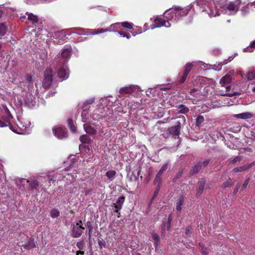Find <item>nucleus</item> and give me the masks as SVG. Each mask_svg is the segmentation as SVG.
<instances>
[{
	"instance_id": "nucleus-1",
	"label": "nucleus",
	"mask_w": 255,
	"mask_h": 255,
	"mask_svg": "<svg viewBox=\"0 0 255 255\" xmlns=\"http://www.w3.org/2000/svg\"><path fill=\"white\" fill-rule=\"evenodd\" d=\"M240 0L226 4L224 0H197L196 4L207 12L210 17L219 15L220 12L228 15H234L239 8Z\"/></svg>"
},
{
	"instance_id": "nucleus-2",
	"label": "nucleus",
	"mask_w": 255,
	"mask_h": 255,
	"mask_svg": "<svg viewBox=\"0 0 255 255\" xmlns=\"http://www.w3.org/2000/svg\"><path fill=\"white\" fill-rule=\"evenodd\" d=\"M71 228V235L74 238L80 237L84 230V227H83V223L81 220H79L75 224L72 225Z\"/></svg>"
},
{
	"instance_id": "nucleus-3",
	"label": "nucleus",
	"mask_w": 255,
	"mask_h": 255,
	"mask_svg": "<svg viewBox=\"0 0 255 255\" xmlns=\"http://www.w3.org/2000/svg\"><path fill=\"white\" fill-rule=\"evenodd\" d=\"M192 7V5H189L184 8H182L180 7H174L175 12L174 13H172V14H174L175 16L174 21L176 22L181 16L186 15L191 9Z\"/></svg>"
},
{
	"instance_id": "nucleus-4",
	"label": "nucleus",
	"mask_w": 255,
	"mask_h": 255,
	"mask_svg": "<svg viewBox=\"0 0 255 255\" xmlns=\"http://www.w3.org/2000/svg\"><path fill=\"white\" fill-rule=\"evenodd\" d=\"M29 127V125L28 126L24 125L21 121L18 120V122L16 123V126L13 127L11 126L10 128L15 133L19 134H24L27 132Z\"/></svg>"
},
{
	"instance_id": "nucleus-5",
	"label": "nucleus",
	"mask_w": 255,
	"mask_h": 255,
	"mask_svg": "<svg viewBox=\"0 0 255 255\" xmlns=\"http://www.w3.org/2000/svg\"><path fill=\"white\" fill-rule=\"evenodd\" d=\"M51 73V71L49 69L45 71L44 78L42 82L43 87L45 88H49L52 83L53 78Z\"/></svg>"
},
{
	"instance_id": "nucleus-6",
	"label": "nucleus",
	"mask_w": 255,
	"mask_h": 255,
	"mask_svg": "<svg viewBox=\"0 0 255 255\" xmlns=\"http://www.w3.org/2000/svg\"><path fill=\"white\" fill-rule=\"evenodd\" d=\"M53 132L59 139H63L67 137V132L65 128L62 127H56L53 128Z\"/></svg>"
},
{
	"instance_id": "nucleus-7",
	"label": "nucleus",
	"mask_w": 255,
	"mask_h": 255,
	"mask_svg": "<svg viewBox=\"0 0 255 255\" xmlns=\"http://www.w3.org/2000/svg\"><path fill=\"white\" fill-rule=\"evenodd\" d=\"M67 35H69L67 32V30L63 29L60 31H55L50 37H53L54 39L58 40L57 42H62L64 41V38Z\"/></svg>"
},
{
	"instance_id": "nucleus-8",
	"label": "nucleus",
	"mask_w": 255,
	"mask_h": 255,
	"mask_svg": "<svg viewBox=\"0 0 255 255\" xmlns=\"http://www.w3.org/2000/svg\"><path fill=\"white\" fill-rule=\"evenodd\" d=\"M240 73L243 77L245 76L248 81H251L255 80V67L249 68L246 74H243L241 71L240 72Z\"/></svg>"
},
{
	"instance_id": "nucleus-9",
	"label": "nucleus",
	"mask_w": 255,
	"mask_h": 255,
	"mask_svg": "<svg viewBox=\"0 0 255 255\" xmlns=\"http://www.w3.org/2000/svg\"><path fill=\"white\" fill-rule=\"evenodd\" d=\"M12 119L13 117L12 116H2L1 118H0V127H11Z\"/></svg>"
},
{
	"instance_id": "nucleus-10",
	"label": "nucleus",
	"mask_w": 255,
	"mask_h": 255,
	"mask_svg": "<svg viewBox=\"0 0 255 255\" xmlns=\"http://www.w3.org/2000/svg\"><path fill=\"white\" fill-rule=\"evenodd\" d=\"M117 24H118V23L112 24L110 25V27L109 28H98V29H95L93 30L94 32L91 33V34L93 35L95 34H98L100 33H102L106 32H117V31L115 30V29L116 28V25Z\"/></svg>"
},
{
	"instance_id": "nucleus-11",
	"label": "nucleus",
	"mask_w": 255,
	"mask_h": 255,
	"mask_svg": "<svg viewBox=\"0 0 255 255\" xmlns=\"http://www.w3.org/2000/svg\"><path fill=\"white\" fill-rule=\"evenodd\" d=\"M125 198L123 196L120 197L116 203H114L115 211L117 213H119V211L122 209L123 205L125 202Z\"/></svg>"
},
{
	"instance_id": "nucleus-12",
	"label": "nucleus",
	"mask_w": 255,
	"mask_h": 255,
	"mask_svg": "<svg viewBox=\"0 0 255 255\" xmlns=\"http://www.w3.org/2000/svg\"><path fill=\"white\" fill-rule=\"evenodd\" d=\"M72 53V48L70 47L63 49L61 51V56L64 59V61H67L70 58Z\"/></svg>"
},
{
	"instance_id": "nucleus-13",
	"label": "nucleus",
	"mask_w": 255,
	"mask_h": 255,
	"mask_svg": "<svg viewBox=\"0 0 255 255\" xmlns=\"http://www.w3.org/2000/svg\"><path fill=\"white\" fill-rule=\"evenodd\" d=\"M154 23L158 25H160V27L162 26L170 27L171 26V24L169 21H166V20L163 18H156L154 20Z\"/></svg>"
},
{
	"instance_id": "nucleus-14",
	"label": "nucleus",
	"mask_w": 255,
	"mask_h": 255,
	"mask_svg": "<svg viewBox=\"0 0 255 255\" xmlns=\"http://www.w3.org/2000/svg\"><path fill=\"white\" fill-rule=\"evenodd\" d=\"M253 117V114L250 112H244L238 114H234L233 117L237 119L246 120L251 119Z\"/></svg>"
},
{
	"instance_id": "nucleus-15",
	"label": "nucleus",
	"mask_w": 255,
	"mask_h": 255,
	"mask_svg": "<svg viewBox=\"0 0 255 255\" xmlns=\"http://www.w3.org/2000/svg\"><path fill=\"white\" fill-rule=\"evenodd\" d=\"M180 128L181 123L180 122H178L176 126H173L169 128V132L173 135L178 136L180 134Z\"/></svg>"
},
{
	"instance_id": "nucleus-16",
	"label": "nucleus",
	"mask_w": 255,
	"mask_h": 255,
	"mask_svg": "<svg viewBox=\"0 0 255 255\" xmlns=\"http://www.w3.org/2000/svg\"><path fill=\"white\" fill-rule=\"evenodd\" d=\"M206 180L204 179H200L197 184L198 189L196 193V196H199L203 193Z\"/></svg>"
},
{
	"instance_id": "nucleus-17",
	"label": "nucleus",
	"mask_w": 255,
	"mask_h": 255,
	"mask_svg": "<svg viewBox=\"0 0 255 255\" xmlns=\"http://www.w3.org/2000/svg\"><path fill=\"white\" fill-rule=\"evenodd\" d=\"M232 76L230 74H226L220 79V84L222 87H224L230 84L232 82Z\"/></svg>"
},
{
	"instance_id": "nucleus-18",
	"label": "nucleus",
	"mask_w": 255,
	"mask_h": 255,
	"mask_svg": "<svg viewBox=\"0 0 255 255\" xmlns=\"http://www.w3.org/2000/svg\"><path fill=\"white\" fill-rule=\"evenodd\" d=\"M77 30L76 32H72V33H76L79 35H89L91 34V33L94 32V29H83L82 28H74ZM92 35H93L92 34Z\"/></svg>"
},
{
	"instance_id": "nucleus-19",
	"label": "nucleus",
	"mask_w": 255,
	"mask_h": 255,
	"mask_svg": "<svg viewBox=\"0 0 255 255\" xmlns=\"http://www.w3.org/2000/svg\"><path fill=\"white\" fill-rule=\"evenodd\" d=\"M255 165V162H253L251 164L247 165H244L240 167H235L233 169V171L234 172H239L244 171H246L251 168L252 166Z\"/></svg>"
},
{
	"instance_id": "nucleus-20",
	"label": "nucleus",
	"mask_w": 255,
	"mask_h": 255,
	"mask_svg": "<svg viewBox=\"0 0 255 255\" xmlns=\"http://www.w3.org/2000/svg\"><path fill=\"white\" fill-rule=\"evenodd\" d=\"M135 89L136 87L135 86H130L121 88L120 92L121 94H129L132 93Z\"/></svg>"
},
{
	"instance_id": "nucleus-21",
	"label": "nucleus",
	"mask_w": 255,
	"mask_h": 255,
	"mask_svg": "<svg viewBox=\"0 0 255 255\" xmlns=\"http://www.w3.org/2000/svg\"><path fill=\"white\" fill-rule=\"evenodd\" d=\"M175 10H174V7L172 8H170L167 10L164 13V15L166 18L167 20L168 21L169 20H174L175 16L174 14H173L172 13H174Z\"/></svg>"
},
{
	"instance_id": "nucleus-22",
	"label": "nucleus",
	"mask_w": 255,
	"mask_h": 255,
	"mask_svg": "<svg viewBox=\"0 0 255 255\" xmlns=\"http://www.w3.org/2000/svg\"><path fill=\"white\" fill-rule=\"evenodd\" d=\"M57 76L62 80L67 79L69 76V73L64 67L61 68L57 72Z\"/></svg>"
},
{
	"instance_id": "nucleus-23",
	"label": "nucleus",
	"mask_w": 255,
	"mask_h": 255,
	"mask_svg": "<svg viewBox=\"0 0 255 255\" xmlns=\"http://www.w3.org/2000/svg\"><path fill=\"white\" fill-rule=\"evenodd\" d=\"M91 118L94 121H99L100 119H110V118L109 117V115L106 116V115H100L99 114V111L96 110L94 112V113L93 114L92 117H91Z\"/></svg>"
},
{
	"instance_id": "nucleus-24",
	"label": "nucleus",
	"mask_w": 255,
	"mask_h": 255,
	"mask_svg": "<svg viewBox=\"0 0 255 255\" xmlns=\"http://www.w3.org/2000/svg\"><path fill=\"white\" fill-rule=\"evenodd\" d=\"M184 202V196L180 195L176 200V209L179 212H180L182 210V206L183 205Z\"/></svg>"
},
{
	"instance_id": "nucleus-25",
	"label": "nucleus",
	"mask_w": 255,
	"mask_h": 255,
	"mask_svg": "<svg viewBox=\"0 0 255 255\" xmlns=\"http://www.w3.org/2000/svg\"><path fill=\"white\" fill-rule=\"evenodd\" d=\"M84 128L86 131V132L87 133L94 135L95 134H97V130L96 129V128L92 127L91 125L85 126H84Z\"/></svg>"
},
{
	"instance_id": "nucleus-26",
	"label": "nucleus",
	"mask_w": 255,
	"mask_h": 255,
	"mask_svg": "<svg viewBox=\"0 0 255 255\" xmlns=\"http://www.w3.org/2000/svg\"><path fill=\"white\" fill-rule=\"evenodd\" d=\"M25 15L27 16V19L32 23H37L38 21V18L36 15L29 12H26Z\"/></svg>"
},
{
	"instance_id": "nucleus-27",
	"label": "nucleus",
	"mask_w": 255,
	"mask_h": 255,
	"mask_svg": "<svg viewBox=\"0 0 255 255\" xmlns=\"http://www.w3.org/2000/svg\"><path fill=\"white\" fill-rule=\"evenodd\" d=\"M116 171L114 170H111L108 171L106 173V176L107 177L108 179L110 181H113L116 176Z\"/></svg>"
},
{
	"instance_id": "nucleus-28",
	"label": "nucleus",
	"mask_w": 255,
	"mask_h": 255,
	"mask_svg": "<svg viewBox=\"0 0 255 255\" xmlns=\"http://www.w3.org/2000/svg\"><path fill=\"white\" fill-rule=\"evenodd\" d=\"M35 247L34 241L33 239L29 240L25 243L24 248L27 250H30Z\"/></svg>"
},
{
	"instance_id": "nucleus-29",
	"label": "nucleus",
	"mask_w": 255,
	"mask_h": 255,
	"mask_svg": "<svg viewBox=\"0 0 255 255\" xmlns=\"http://www.w3.org/2000/svg\"><path fill=\"white\" fill-rule=\"evenodd\" d=\"M178 108L179 109V113L181 114H186L189 112V109L185 105L181 104L177 106Z\"/></svg>"
},
{
	"instance_id": "nucleus-30",
	"label": "nucleus",
	"mask_w": 255,
	"mask_h": 255,
	"mask_svg": "<svg viewBox=\"0 0 255 255\" xmlns=\"http://www.w3.org/2000/svg\"><path fill=\"white\" fill-rule=\"evenodd\" d=\"M88 112L85 110H83L82 113V119L83 123H89L91 121L89 120V117H87Z\"/></svg>"
},
{
	"instance_id": "nucleus-31",
	"label": "nucleus",
	"mask_w": 255,
	"mask_h": 255,
	"mask_svg": "<svg viewBox=\"0 0 255 255\" xmlns=\"http://www.w3.org/2000/svg\"><path fill=\"white\" fill-rule=\"evenodd\" d=\"M25 102L29 107L34 106L36 103L35 101L33 100L32 96H30L29 98L27 97L25 100Z\"/></svg>"
},
{
	"instance_id": "nucleus-32",
	"label": "nucleus",
	"mask_w": 255,
	"mask_h": 255,
	"mask_svg": "<svg viewBox=\"0 0 255 255\" xmlns=\"http://www.w3.org/2000/svg\"><path fill=\"white\" fill-rule=\"evenodd\" d=\"M80 140L81 142L84 143H88L91 141L90 137L87 134H84L80 136Z\"/></svg>"
},
{
	"instance_id": "nucleus-33",
	"label": "nucleus",
	"mask_w": 255,
	"mask_h": 255,
	"mask_svg": "<svg viewBox=\"0 0 255 255\" xmlns=\"http://www.w3.org/2000/svg\"><path fill=\"white\" fill-rule=\"evenodd\" d=\"M50 214L51 218H55L60 215V212L58 209L54 208L51 210Z\"/></svg>"
},
{
	"instance_id": "nucleus-34",
	"label": "nucleus",
	"mask_w": 255,
	"mask_h": 255,
	"mask_svg": "<svg viewBox=\"0 0 255 255\" xmlns=\"http://www.w3.org/2000/svg\"><path fill=\"white\" fill-rule=\"evenodd\" d=\"M187 76L188 75L184 72H180L178 74L179 82L180 83H184L185 81Z\"/></svg>"
},
{
	"instance_id": "nucleus-35",
	"label": "nucleus",
	"mask_w": 255,
	"mask_h": 255,
	"mask_svg": "<svg viewBox=\"0 0 255 255\" xmlns=\"http://www.w3.org/2000/svg\"><path fill=\"white\" fill-rule=\"evenodd\" d=\"M7 31V26L4 23L0 24V36H3Z\"/></svg>"
},
{
	"instance_id": "nucleus-36",
	"label": "nucleus",
	"mask_w": 255,
	"mask_h": 255,
	"mask_svg": "<svg viewBox=\"0 0 255 255\" xmlns=\"http://www.w3.org/2000/svg\"><path fill=\"white\" fill-rule=\"evenodd\" d=\"M151 236L152 239L154 241L155 247L156 248L160 243L159 236L156 233L152 234Z\"/></svg>"
},
{
	"instance_id": "nucleus-37",
	"label": "nucleus",
	"mask_w": 255,
	"mask_h": 255,
	"mask_svg": "<svg viewBox=\"0 0 255 255\" xmlns=\"http://www.w3.org/2000/svg\"><path fill=\"white\" fill-rule=\"evenodd\" d=\"M68 125L72 132H76V128L74 126L72 119H69L68 120Z\"/></svg>"
},
{
	"instance_id": "nucleus-38",
	"label": "nucleus",
	"mask_w": 255,
	"mask_h": 255,
	"mask_svg": "<svg viewBox=\"0 0 255 255\" xmlns=\"http://www.w3.org/2000/svg\"><path fill=\"white\" fill-rule=\"evenodd\" d=\"M161 174H159V173L158 172L154 180V183L155 184H157L158 186H159V185L161 183Z\"/></svg>"
},
{
	"instance_id": "nucleus-39",
	"label": "nucleus",
	"mask_w": 255,
	"mask_h": 255,
	"mask_svg": "<svg viewBox=\"0 0 255 255\" xmlns=\"http://www.w3.org/2000/svg\"><path fill=\"white\" fill-rule=\"evenodd\" d=\"M202 166L201 163L198 162L197 164L195 165L191 170L193 174L198 173L201 169Z\"/></svg>"
},
{
	"instance_id": "nucleus-40",
	"label": "nucleus",
	"mask_w": 255,
	"mask_h": 255,
	"mask_svg": "<svg viewBox=\"0 0 255 255\" xmlns=\"http://www.w3.org/2000/svg\"><path fill=\"white\" fill-rule=\"evenodd\" d=\"M234 184V182L232 181V180L231 178H229V179L226 181L224 182L223 184L222 187L224 188H227V187H230L232 186Z\"/></svg>"
},
{
	"instance_id": "nucleus-41",
	"label": "nucleus",
	"mask_w": 255,
	"mask_h": 255,
	"mask_svg": "<svg viewBox=\"0 0 255 255\" xmlns=\"http://www.w3.org/2000/svg\"><path fill=\"white\" fill-rule=\"evenodd\" d=\"M39 186V182L37 180L31 181L29 184V186L31 190H37Z\"/></svg>"
},
{
	"instance_id": "nucleus-42",
	"label": "nucleus",
	"mask_w": 255,
	"mask_h": 255,
	"mask_svg": "<svg viewBox=\"0 0 255 255\" xmlns=\"http://www.w3.org/2000/svg\"><path fill=\"white\" fill-rule=\"evenodd\" d=\"M193 66V65L192 63H187L184 67V71L183 72L184 73L188 75V74L190 72Z\"/></svg>"
},
{
	"instance_id": "nucleus-43",
	"label": "nucleus",
	"mask_w": 255,
	"mask_h": 255,
	"mask_svg": "<svg viewBox=\"0 0 255 255\" xmlns=\"http://www.w3.org/2000/svg\"><path fill=\"white\" fill-rule=\"evenodd\" d=\"M255 48V40L251 43V45L244 49L245 52H252Z\"/></svg>"
},
{
	"instance_id": "nucleus-44",
	"label": "nucleus",
	"mask_w": 255,
	"mask_h": 255,
	"mask_svg": "<svg viewBox=\"0 0 255 255\" xmlns=\"http://www.w3.org/2000/svg\"><path fill=\"white\" fill-rule=\"evenodd\" d=\"M86 227H87L88 228V234L89 235V238H91V232L93 229V226L91 223L90 221H88L86 224Z\"/></svg>"
},
{
	"instance_id": "nucleus-45",
	"label": "nucleus",
	"mask_w": 255,
	"mask_h": 255,
	"mask_svg": "<svg viewBox=\"0 0 255 255\" xmlns=\"http://www.w3.org/2000/svg\"><path fill=\"white\" fill-rule=\"evenodd\" d=\"M96 129L97 130V134H99L100 135L105 133V130L99 125L96 126Z\"/></svg>"
},
{
	"instance_id": "nucleus-46",
	"label": "nucleus",
	"mask_w": 255,
	"mask_h": 255,
	"mask_svg": "<svg viewBox=\"0 0 255 255\" xmlns=\"http://www.w3.org/2000/svg\"><path fill=\"white\" fill-rule=\"evenodd\" d=\"M241 159H242V156H237L236 157H235L234 158L231 159L229 161V164H235L237 162L240 161L241 160Z\"/></svg>"
},
{
	"instance_id": "nucleus-47",
	"label": "nucleus",
	"mask_w": 255,
	"mask_h": 255,
	"mask_svg": "<svg viewBox=\"0 0 255 255\" xmlns=\"http://www.w3.org/2000/svg\"><path fill=\"white\" fill-rule=\"evenodd\" d=\"M121 24L123 27L127 28L129 29H131L132 28L133 24L132 23L126 21L122 22Z\"/></svg>"
},
{
	"instance_id": "nucleus-48",
	"label": "nucleus",
	"mask_w": 255,
	"mask_h": 255,
	"mask_svg": "<svg viewBox=\"0 0 255 255\" xmlns=\"http://www.w3.org/2000/svg\"><path fill=\"white\" fill-rule=\"evenodd\" d=\"M234 58V56L233 57V56H230L228 58V60H224L223 62H221V64H220V67L219 68V69H218V70H220L221 69V67L223 65H225L228 62H230Z\"/></svg>"
},
{
	"instance_id": "nucleus-49",
	"label": "nucleus",
	"mask_w": 255,
	"mask_h": 255,
	"mask_svg": "<svg viewBox=\"0 0 255 255\" xmlns=\"http://www.w3.org/2000/svg\"><path fill=\"white\" fill-rule=\"evenodd\" d=\"M182 176V172L181 171H178L173 179V181L176 182L178 179L181 178Z\"/></svg>"
},
{
	"instance_id": "nucleus-50",
	"label": "nucleus",
	"mask_w": 255,
	"mask_h": 255,
	"mask_svg": "<svg viewBox=\"0 0 255 255\" xmlns=\"http://www.w3.org/2000/svg\"><path fill=\"white\" fill-rule=\"evenodd\" d=\"M168 166V164L167 163H164L162 166L161 168L159 170V171L158 172L159 173V174H161L162 175L163 172L167 169Z\"/></svg>"
},
{
	"instance_id": "nucleus-51",
	"label": "nucleus",
	"mask_w": 255,
	"mask_h": 255,
	"mask_svg": "<svg viewBox=\"0 0 255 255\" xmlns=\"http://www.w3.org/2000/svg\"><path fill=\"white\" fill-rule=\"evenodd\" d=\"M77 247L80 250H83L85 247V243L83 241H81L77 243Z\"/></svg>"
},
{
	"instance_id": "nucleus-52",
	"label": "nucleus",
	"mask_w": 255,
	"mask_h": 255,
	"mask_svg": "<svg viewBox=\"0 0 255 255\" xmlns=\"http://www.w3.org/2000/svg\"><path fill=\"white\" fill-rule=\"evenodd\" d=\"M241 12L243 16H245L249 13V8L246 6L244 7L241 9Z\"/></svg>"
},
{
	"instance_id": "nucleus-53",
	"label": "nucleus",
	"mask_w": 255,
	"mask_h": 255,
	"mask_svg": "<svg viewBox=\"0 0 255 255\" xmlns=\"http://www.w3.org/2000/svg\"><path fill=\"white\" fill-rule=\"evenodd\" d=\"M239 94L238 92H234L233 93H221L220 95L223 96H228V97H233L234 96H236Z\"/></svg>"
},
{
	"instance_id": "nucleus-54",
	"label": "nucleus",
	"mask_w": 255,
	"mask_h": 255,
	"mask_svg": "<svg viewBox=\"0 0 255 255\" xmlns=\"http://www.w3.org/2000/svg\"><path fill=\"white\" fill-rule=\"evenodd\" d=\"M25 80L29 84L33 83V78L31 76L27 75L25 76Z\"/></svg>"
},
{
	"instance_id": "nucleus-55",
	"label": "nucleus",
	"mask_w": 255,
	"mask_h": 255,
	"mask_svg": "<svg viewBox=\"0 0 255 255\" xmlns=\"http://www.w3.org/2000/svg\"><path fill=\"white\" fill-rule=\"evenodd\" d=\"M204 121V119L203 116H198L196 119V123L198 126H199Z\"/></svg>"
},
{
	"instance_id": "nucleus-56",
	"label": "nucleus",
	"mask_w": 255,
	"mask_h": 255,
	"mask_svg": "<svg viewBox=\"0 0 255 255\" xmlns=\"http://www.w3.org/2000/svg\"><path fill=\"white\" fill-rule=\"evenodd\" d=\"M98 244L100 248H105L106 246V242L103 240H99L98 242Z\"/></svg>"
},
{
	"instance_id": "nucleus-57",
	"label": "nucleus",
	"mask_w": 255,
	"mask_h": 255,
	"mask_svg": "<svg viewBox=\"0 0 255 255\" xmlns=\"http://www.w3.org/2000/svg\"><path fill=\"white\" fill-rule=\"evenodd\" d=\"M250 179L249 178H248L245 180V181H244V183L242 187V188H241V189L242 190L245 189L247 188V187L250 182Z\"/></svg>"
},
{
	"instance_id": "nucleus-58",
	"label": "nucleus",
	"mask_w": 255,
	"mask_h": 255,
	"mask_svg": "<svg viewBox=\"0 0 255 255\" xmlns=\"http://www.w3.org/2000/svg\"><path fill=\"white\" fill-rule=\"evenodd\" d=\"M196 92H197V90L196 89L194 88V89H191L190 91V95H192L193 96L197 98V97H198V93H197Z\"/></svg>"
},
{
	"instance_id": "nucleus-59",
	"label": "nucleus",
	"mask_w": 255,
	"mask_h": 255,
	"mask_svg": "<svg viewBox=\"0 0 255 255\" xmlns=\"http://www.w3.org/2000/svg\"><path fill=\"white\" fill-rule=\"evenodd\" d=\"M94 102H95V98H92V99H89V100H87L86 101H85V102L84 104V107H86V106L87 105L92 104L94 103Z\"/></svg>"
},
{
	"instance_id": "nucleus-60",
	"label": "nucleus",
	"mask_w": 255,
	"mask_h": 255,
	"mask_svg": "<svg viewBox=\"0 0 255 255\" xmlns=\"http://www.w3.org/2000/svg\"><path fill=\"white\" fill-rule=\"evenodd\" d=\"M191 231H192V227L191 226H188L186 228V231H185L186 235H187V236H190L191 233Z\"/></svg>"
},
{
	"instance_id": "nucleus-61",
	"label": "nucleus",
	"mask_w": 255,
	"mask_h": 255,
	"mask_svg": "<svg viewBox=\"0 0 255 255\" xmlns=\"http://www.w3.org/2000/svg\"><path fill=\"white\" fill-rule=\"evenodd\" d=\"M199 162L201 163V165L202 166H203L204 167H206L208 165L209 163V160H206L204 161H200Z\"/></svg>"
},
{
	"instance_id": "nucleus-62",
	"label": "nucleus",
	"mask_w": 255,
	"mask_h": 255,
	"mask_svg": "<svg viewBox=\"0 0 255 255\" xmlns=\"http://www.w3.org/2000/svg\"><path fill=\"white\" fill-rule=\"evenodd\" d=\"M248 92L251 93V92L255 94V87H248Z\"/></svg>"
},
{
	"instance_id": "nucleus-63",
	"label": "nucleus",
	"mask_w": 255,
	"mask_h": 255,
	"mask_svg": "<svg viewBox=\"0 0 255 255\" xmlns=\"http://www.w3.org/2000/svg\"><path fill=\"white\" fill-rule=\"evenodd\" d=\"M4 115L3 116H11L10 114L9 110L7 109L6 107H4Z\"/></svg>"
},
{
	"instance_id": "nucleus-64",
	"label": "nucleus",
	"mask_w": 255,
	"mask_h": 255,
	"mask_svg": "<svg viewBox=\"0 0 255 255\" xmlns=\"http://www.w3.org/2000/svg\"><path fill=\"white\" fill-rule=\"evenodd\" d=\"M240 187V184H237L236 185V187H235V189L234 190V192H233L234 194H236L237 193V192L239 191V189Z\"/></svg>"
}]
</instances>
